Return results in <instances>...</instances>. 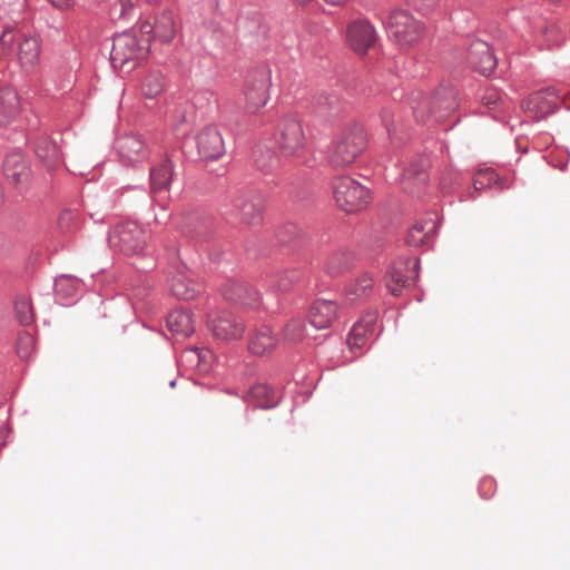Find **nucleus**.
<instances>
[{
    "mask_svg": "<svg viewBox=\"0 0 570 570\" xmlns=\"http://www.w3.org/2000/svg\"><path fill=\"white\" fill-rule=\"evenodd\" d=\"M456 94L450 87L438 89L432 97L422 92H413L411 108L416 120L426 121L434 118L436 122L443 121L456 108Z\"/></svg>",
    "mask_w": 570,
    "mask_h": 570,
    "instance_id": "nucleus-1",
    "label": "nucleus"
},
{
    "mask_svg": "<svg viewBox=\"0 0 570 570\" xmlns=\"http://www.w3.org/2000/svg\"><path fill=\"white\" fill-rule=\"evenodd\" d=\"M149 48V37L138 38L135 33L124 32L114 38L110 59L115 68L130 70L148 57Z\"/></svg>",
    "mask_w": 570,
    "mask_h": 570,
    "instance_id": "nucleus-2",
    "label": "nucleus"
},
{
    "mask_svg": "<svg viewBox=\"0 0 570 570\" xmlns=\"http://www.w3.org/2000/svg\"><path fill=\"white\" fill-rule=\"evenodd\" d=\"M366 149V136L360 126L345 128L337 138L331 163L334 167L344 168L353 164L356 158Z\"/></svg>",
    "mask_w": 570,
    "mask_h": 570,
    "instance_id": "nucleus-3",
    "label": "nucleus"
},
{
    "mask_svg": "<svg viewBox=\"0 0 570 570\" xmlns=\"http://www.w3.org/2000/svg\"><path fill=\"white\" fill-rule=\"evenodd\" d=\"M149 235L136 222H125L116 225L109 233V246L125 255H136L144 250Z\"/></svg>",
    "mask_w": 570,
    "mask_h": 570,
    "instance_id": "nucleus-4",
    "label": "nucleus"
},
{
    "mask_svg": "<svg viewBox=\"0 0 570 570\" xmlns=\"http://www.w3.org/2000/svg\"><path fill=\"white\" fill-rule=\"evenodd\" d=\"M277 148L285 158H302L307 145L304 126L298 118L286 117L278 127Z\"/></svg>",
    "mask_w": 570,
    "mask_h": 570,
    "instance_id": "nucleus-5",
    "label": "nucleus"
},
{
    "mask_svg": "<svg viewBox=\"0 0 570 570\" xmlns=\"http://www.w3.org/2000/svg\"><path fill=\"white\" fill-rule=\"evenodd\" d=\"M333 194L337 206L346 213L361 210L370 202L368 189L346 176L334 179Z\"/></svg>",
    "mask_w": 570,
    "mask_h": 570,
    "instance_id": "nucleus-6",
    "label": "nucleus"
},
{
    "mask_svg": "<svg viewBox=\"0 0 570 570\" xmlns=\"http://www.w3.org/2000/svg\"><path fill=\"white\" fill-rule=\"evenodd\" d=\"M391 38L401 47L414 46L423 36L424 27L406 10H393L387 21Z\"/></svg>",
    "mask_w": 570,
    "mask_h": 570,
    "instance_id": "nucleus-7",
    "label": "nucleus"
},
{
    "mask_svg": "<svg viewBox=\"0 0 570 570\" xmlns=\"http://www.w3.org/2000/svg\"><path fill=\"white\" fill-rule=\"evenodd\" d=\"M269 70L263 69L248 77L244 86V110L246 114L255 115L266 106L269 99Z\"/></svg>",
    "mask_w": 570,
    "mask_h": 570,
    "instance_id": "nucleus-8",
    "label": "nucleus"
},
{
    "mask_svg": "<svg viewBox=\"0 0 570 570\" xmlns=\"http://www.w3.org/2000/svg\"><path fill=\"white\" fill-rule=\"evenodd\" d=\"M264 197L253 190L238 193L232 202L233 214L245 225H258L263 220Z\"/></svg>",
    "mask_w": 570,
    "mask_h": 570,
    "instance_id": "nucleus-9",
    "label": "nucleus"
},
{
    "mask_svg": "<svg viewBox=\"0 0 570 570\" xmlns=\"http://www.w3.org/2000/svg\"><path fill=\"white\" fill-rule=\"evenodd\" d=\"M419 262L416 258L397 259L389 269L386 286L392 295L397 296L401 291L412 285L417 276Z\"/></svg>",
    "mask_w": 570,
    "mask_h": 570,
    "instance_id": "nucleus-10",
    "label": "nucleus"
},
{
    "mask_svg": "<svg viewBox=\"0 0 570 570\" xmlns=\"http://www.w3.org/2000/svg\"><path fill=\"white\" fill-rule=\"evenodd\" d=\"M140 32L145 37L158 39L163 43H169L177 33V24L173 10H163L155 19V22L145 21L140 26Z\"/></svg>",
    "mask_w": 570,
    "mask_h": 570,
    "instance_id": "nucleus-11",
    "label": "nucleus"
},
{
    "mask_svg": "<svg viewBox=\"0 0 570 570\" xmlns=\"http://www.w3.org/2000/svg\"><path fill=\"white\" fill-rule=\"evenodd\" d=\"M559 100V92L556 88H548L530 95L523 102L522 109L530 118L540 119L554 111Z\"/></svg>",
    "mask_w": 570,
    "mask_h": 570,
    "instance_id": "nucleus-12",
    "label": "nucleus"
},
{
    "mask_svg": "<svg viewBox=\"0 0 570 570\" xmlns=\"http://www.w3.org/2000/svg\"><path fill=\"white\" fill-rule=\"evenodd\" d=\"M209 327L220 340L230 341L243 336L244 324L230 312H219L210 316Z\"/></svg>",
    "mask_w": 570,
    "mask_h": 570,
    "instance_id": "nucleus-13",
    "label": "nucleus"
},
{
    "mask_svg": "<svg viewBox=\"0 0 570 570\" xmlns=\"http://www.w3.org/2000/svg\"><path fill=\"white\" fill-rule=\"evenodd\" d=\"M346 38L350 47L363 55L374 45L376 33L368 21L357 19L347 26Z\"/></svg>",
    "mask_w": 570,
    "mask_h": 570,
    "instance_id": "nucleus-14",
    "label": "nucleus"
},
{
    "mask_svg": "<svg viewBox=\"0 0 570 570\" xmlns=\"http://www.w3.org/2000/svg\"><path fill=\"white\" fill-rule=\"evenodd\" d=\"M466 60L472 68L483 76H489L497 66V58L491 47L482 40H476L471 43Z\"/></svg>",
    "mask_w": 570,
    "mask_h": 570,
    "instance_id": "nucleus-15",
    "label": "nucleus"
},
{
    "mask_svg": "<svg viewBox=\"0 0 570 570\" xmlns=\"http://www.w3.org/2000/svg\"><path fill=\"white\" fill-rule=\"evenodd\" d=\"M429 167L428 158L421 157L404 169L402 176V187L406 193L419 194L429 180L426 171Z\"/></svg>",
    "mask_w": 570,
    "mask_h": 570,
    "instance_id": "nucleus-16",
    "label": "nucleus"
},
{
    "mask_svg": "<svg viewBox=\"0 0 570 570\" xmlns=\"http://www.w3.org/2000/svg\"><path fill=\"white\" fill-rule=\"evenodd\" d=\"M196 142L198 153L204 159H217L225 153L222 135L214 127H208L199 132Z\"/></svg>",
    "mask_w": 570,
    "mask_h": 570,
    "instance_id": "nucleus-17",
    "label": "nucleus"
},
{
    "mask_svg": "<svg viewBox=\"0 0 570 570\" xmlns=\"http://www.w3.org/2000/svg\"><path fill=\"white\" fill-rule=\"evenodd\" d=\"M41 43L37 36H23L19 40L17 56L23 69H33L39 63Z\"/></svg>",
    "mask_w": 570,
    "mask_h": 570,
    "instance_id": "nucleus-18",
    "label": "nucleus"
},
{
    "mask_svg": "<svg viewBox=\"0 0 570 570\" xmlns=\"http://www.w3.org/2000/svg\"><path fill=\"white\" fill-rule=\"evenodd\" d=\"M337 317V305L333 301L317 299L309 308V322L318 330L330 327Z\"/></svg>",
    "mask_w": 570,
    "mask_h": 570,
    "instance_id": "nucleus-19",
    "label": "nucleus"
},
{
    "mask_svg": "<svg viewBox=\"0 0 570 570\" xmlns=\"http://www.w3.org/2000/svg\"><path fill=\"white\" fill-rule=\"evenodd\" d=\"M169 288L179 299H191L200 292V285L185 269L177 271L170 278Z\"/></svg>",
    "mask_w": 570,
    "mask_h": 570,
    "instance_id": "nucleus-20",
    "label": "nucleus"
},
{
    "mask_svg": "<svg viewBox=\"0 0 570 570\" xmlns=\"http://www.w3.org/2000/svg\"><path fill=\"white\" fill-rule=\"evenodd\" d=\"M377 322V313L370 312L365 314L351 330L350 335L347 337V343L350 347L361 348L365 342L368 334H372L374 327Z\"/></svg>",
    "mask_w": 570,
    "mask_h": 570,
    "instance_id": "nucleus-21",
    "label": "nucleus"
},
{
    "mask_svg": "<svg viewBox=\"0 0 570 570\" xmlns=\"http://www.w3.org/2000/svg\"><path fill=\"white\" fill-rule=\"evenodd\" d=\"M223 296L233 303L253 306L256 302V293L249 286L237 281H228L222 287Z\"/></svg>",
    "mask_w": 570,
    "mask_h": 570,
    "instance_id": "nucleus-22",
    "label": "nucleus"
},
{
    "mask_svg": "<svg viewBox=\"0 0 570 570\" xmlns=\"http://www.w3.org/2000/svg\"><path fill=\"white\" fill-rule=\"evenodd\" d=\"M373 288L374 278L372 274L364 272L346 285L344 295L347 301L355 303L368 297L372 294Z\"/></svg>",
    "mask_w": 570,
    "mask_h": 570,
    "instance_id": "nucleus-23",
    "label": "nucleus"
},
{
    "mask_svg": "<svg viewBox=\"0 0 570 570\" xmlns=\"http://www.w3.org/2000/svg\"><path fill=\"white\" fill-rule=\"evenodd\" d=\"M277 338L273 335L267 325L258 327L249 338V351L255 355H265L271 353L277 345Z\"/></svg>",
    "mask_w": 570,
    "mask_h": 570,
    "instance_id": "nucleus-24",
    "label": "nucleus"
},
{
    "mask_svg": "<svg viewBox=\"0 0 570 570\" xmlns=\"http://www.w3.org/2000/svg\"><path fill=\"white\" fill-rule=\"evenodd\" d=\"M167 327L176 336L188 337L195 332L191 314L185 309H176L167 316Z\"/></svg>",
    "mask_w": 570,
    "mask_h": 570,
    "instance_id": "nucleus-25",
    "label": "nucleus"
},
{
    "mask_svg": "<svg viewBox=\"0 0 570 570\" xmlns=\"http://www.w3.org/2000/svg\"><path fill=\"white\" fill-rule=\"evenodd\" d=\"M3 170L8 179L13 184H21L29 179L30 170L27 160L19 154L6 158Z\"/></svg>",
    "mask_w": 570,
    "mask_h": 570,
    "instance_id": "nucleus-26",
    "label": "nucleus"
},
{
    "mask_svg": "<svg viewBox=\"0 0 570 570\" xmlns=\"http://www.w3.org/2000/svg\"><path fill=\"white\" fill-rule=\"evenodd\" d=\"M20 110L18 94L12 88L0 91V125L4 126L14 119Z\"/></svg>",
    "mask_w": 570,
    "mask_h": 570,
    "instance_id": "nucleus-27",
    "label": "nucleus"
},
{
    "mask_svg": "<svg viewBox=\"0 0 570 570\" xmlns=\"http://www.w3.org/2000/svg\"><path fill=\"white\" fill-rule=\"evenodd\" d=\"M354 266V255L348 250H338L331 254L324 269L331 277H338L351 271Z\"/></svg>",
    "mask_w": 570,
    "mask_h": 570,
    "instance_id": "nucleus-28",
    "label": "nucleus"
},
{
    "mask_svg": "<svg viewBox=\"0 0 570 570\" xmlns=\"http://www.w3.org/2000/svg\"><path fill=\"white\" fill-rule=\"evenodd\" d=\"M436 230V218L434 215L425 219L417 220L409 230L407 243L411 246H421L430 238Z\"/></svg>",
    "mask_w": 570,
    "mask_h": 570,
    "instance_id": "nucleus-29",
    "label": "nucleus"
},
{
    "mask_svg": "<svg viewBox=\"0 0 570 570\" xmlns=\"http://www.w3.org/2000/svg\"><path fill=\"white\" fill-rule=\"evenodd\" d=\"M118 153L125 161H138L145 157L144 142L137 136H125L118 140Z\"/></svg>",
    "mask_w": 570,
    "mask_h": 570,
    "instance_id": "nucleus-30",
    "label": "nucleus"
},
{
    "mask_svg": "<svg viewBox=\"0 0 570 570\" xmlns=\"http://www.w3.org/2000/svg\"><path fill=\"white\" fill-rule=\"evenodd\" d=\"M36 153L41 163L50 170L56 169L61 163L60 150L53 141L47 138L38 141Z\"/></svg>",
    "mask_w": 570,
    "mask_h": 570,
    "instance_id": "nucleus-31",
    "label": "nucleus"
},
{
    "mask_svg": "<svg viewBox=\"0 0 570 570\" xmlns=\"http://www.w3.org/2000/svg\"><path fill=\"white\" fill-rule=\"evenodd\" d=\"M210 230L212 220L196 214L190 215L183 226V233L198 239H206L210 235Z\"/></svg>",
    "mask_w": 570,
    "mask_h": 570,
    "instance_id": "nucleus-32",
    "label": "nucleus"
},
{
    "mask_svg": "<svg viewBox=\"0 0 570 570\" xmlns=\"http://www.w3.org/2000/svg\"><path fill=\"white\" fill-rule=\"evenodd\" d=\"M171 176L173 169L168 159L154 167L150 170V184L153 191L165 190L171 181Z\"/></svg>",
    "mask_w": 570,
    "mask_h": 570,
    "instance_id": "nucleus-33",
    "label": "nucleus"
},
{
    "mask_svg": "<svg viewBox=\"0 0 570 570\" xmlns=\"http://www.w3.org/2000/svg\"><path fill=\"white\" fill-rule=\"evenodd\" d=\"M249 399L257 406L268 409L277 403L275 392L266 384H256L249 391Z\"/></svg>",
    "mask_w": 570,
    "mask_h": 570,
    "instance_id": "nucleus-34",
    "label": "nucleus"
},
{
    "mask_svg": "<svg viewBox=\"0 0 570 570\" xmlns=\"http://www.w3.org/2000/svg\"><path fill=\"white\" fill-rule=\"evenodd\" d=\"M301 277L302 273L298 269H288L276 274L271 284L277 292H287L301 279Z\"/></svg>",
    "mask_w": 570,
    "mask_h": 570,
    "instance_id": "nucleus-35",
    "label": "nucleus"
},
{
    "mask_svg": "<svg viewBox=\"0 0 570 570\" xmlns=\"http://www.w3.org/2000/svg\"><path fill=\"white\" fill-rule=\"evenodd\" d=\"M163 76L158 72L150 73L142 82V95L146 98H156L163 91Z\"/></svg>",
    "mask_w": 570,
    "mask_h": 570,
    "instance_id": "nucleus-36",
    "label": "nucleus"
},
{
    "mask_svg": "<svg viewBox=\"0 0 570 570\" xmlns=\"http://www.w3.org/2000/svg\"><path fill=\"white\" fill-rule=\"evenodd\" d=\"M14 312L22 325H29L33 321V312L27 297H18L14 302Z\"/></svg>",
    "mask_w": 570,
    "mask_h": 570,
    "instance_id": "nucleus-37",
    "label": "nucleus"
},
{
    "mask_svg": "<svg viewBox=\"0 0 570 570\" xmlns=\"http://www.w3.org/2000/svg\"><path fill=\"white\" fill-rule=\"evenodd\" d=\"M139 0H117L110 8L111 19H124L131 16Z\"/></svg>",
    "mask_w": 570,
    "mask_h": 570,
    "instance_id": "nucleus-38",
    "label": "nucleus"
},
{
    "mask_svg": "<svg viewBox=\"0 0 570 570\" xmlns=\"http://www.w3.org/2000/svg\"><path fill=\"white\" fill-rule=\"evenodd\" d=\"M285 340L296 343L304 337V323L301 320H292L284 328Z\"/></svg>",
    "mask_w": 570,
    "mask_h": 570,
    "instance_id": "nucleus-39",
    "label": "nucleus"
},
{
    "mask_svg": "<svg viewBox=\"0 0 570 570\" xmlns=\"http://www.w3.org/2000/svg\"><path fill=\"white\" fill-rule=\"evenodd\" d=\"M35 346V338L28 332H22L18 336L17 341V353L21 358H28Z\"/></svg>",
    "mask_w": 570,
    "mask_h": 570,
    "instance_id": "nucleus-40",
    "label": "nucleus"
},
{
    "mask_svg": "<svg viewBox=\"0 0 570 570\" xmlns=\"http://www.w3.org/2000/svg\"><path fill=\"white\" fill-rule=\"evenodd\" d=\"M495 177L494 171L487 169L479 171L474 178V186L476 189L483 188L487 184H490Z\"/></svg>",
    "mask_w": 570,
    "mask_h": 570,
    "instance_id": "nucleus-41",
    "label": "nucleus"
},
{
    "mask_svg": "<svg viewBox=\"0 0 570 570\" xmlns=\"http://www.w3.org/2000/svg\"><path fill=\"white\" fill-rule=\"evenodd\" d=\"M501 99L502 97L500 92L494 88L487 89L482 97L483 105L490 108L495 107L501 101Z\"/></svg>",
    "mask_w": 570,
    "mask_h": 570,
    "instance_id": "nucleus-42",
    "label": "nucleus"
},
{
    "mask_svg": "<svg viewBox=\"0 0 570 570\" xmlns=\"http://www.w3.org/2000/svg\"><path fill=\"white\" fill-rule=\"evenodd\" d=\"M382 122L386 127L389 136L392 135V126L394 122V114L389 109H383L381 114Z\"/></svg>",
    "mask_w": 570,
    "mask_h": 570,
    "instance_id": "nucleus-43",
    "label": "nucleus"
},
{
    "mask_svg": "<svg viewBox=\"0 0 570 570\" xmlns=\"http://www.w3.org/2000/svg\"><path fill=\"white\" fill-rule=\"evenodd\" d=\"M55 8L66 10L72 7L73 0H48Z\"/></svg>",
    "mask_w": 570,
    "mask_h": 570,
    "instance_id": "nucleus-44",
    "label": "nucleus"
},
{
    "mask_svg": "<svg viewBox=\"0 0 570 570\" xmlns=\"http://www.w3.org/2000/svg\"><path fill=\"white\" fill-rule=\"evenodd\" d=\"M12 41V36L10 30H4L0 37V43L3 46H9Z\"/></svg>",
    "mask_w": 570,
    "mask_h": 570,
    "instance_id": "nucleus-45",
    "label": "nucleus"
},
{
    "mask_svg": "<svg viewBox=\"0 0 570 570\" xmlns=\"http://www.w3.org/2000/svg\"><path fill=\"white\" fill-rule=\"evenodd\" d=\"M324 1L332 6H341L345 2V0H324Z\"/></svg>",
    "mask_w": 570,
    "mask_h": 570,
    "instance_id": "nucleus-46",
    "label": "nucleus"
},
{
    "mask_svg": "<svg viewBox=\"0 0 570 570\" xmlns=\"http://www.w3.org/2000/svg\"><path fill=\"white\" fill-rule=\"evenodd\" d=\"M327 105L332 108L337 105V100L335 98H326Z\"/></svg>",
    "mask_w": 570,
    "mask_h": 570,
    "instance_id": "nucleus-47",
    "label": "nucleus"
},
{
    "mask_svg": "<svg viewBox=\"0 0 570 570\" xmlns=\"http://www.w3.org/2000/svg\"><path fill=\"white\" fill-rule=\"evenodd\" d=\"M255 163H256V164H257V166H258L259 168H262V169H263V168H265V167L267 166V164H266V163H261L258 159H255Z\"/></svg>",
    "mask_w": 570,
    "mask_h": 570,
    "instance_id": "nucleus-48",
    "label": "nucleus"
}]
</instances>
